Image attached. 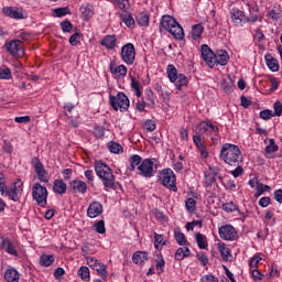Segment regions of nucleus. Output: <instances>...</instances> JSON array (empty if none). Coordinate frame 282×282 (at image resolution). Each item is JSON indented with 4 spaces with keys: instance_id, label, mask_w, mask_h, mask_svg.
I'll return each instance as SVG.
<instances>
[{
    "instance_id": "obj_43",
    "label": "nucleus",
    "mask_w": 282,
    "mask_h": 282,
    "mask_svg": "<svg viewBox=\"0 0 282 282\" xmlns=\"http://www.w3.org/2000/svg\"><path fill=\"white\" fill-rule=\"evenodd\" d=\"M131 88L134 89L138 98L142 96V91L140 90V82H138L135 77H131Z\"/></svg>"
},
{
    "instance_id": "obj_12",
    "label": "nucleus",
    "mask_w": 282,
    "mask_h": 282,
    "mask_svg": "<svg viewBox=\"0 0 282 282\" xmlns=\"http://www.w3.org/2000/svg\"><path fill=\"white\" fill-rule=\"evenodd\" d=\"M153 159H144L138 166L139 175L147 178L153 177Z\"/></svg>"
},
{
    "instance_id": "obj_38",
    "label": "nucleus",
    "mask_w": 282,
    "mask_h": 282,
    "mask_svg": "<svg viewBox=\"0 0 282 282\" xmlns=\"http://www.w3.org/2000/svg\"><path fill=\"white\" fill-rule=\"evenodd\" d=\"M41 265H44V268H50L52 263H54V257L52 254H42L40 258Z\"/></svg>"
},
{
    "instance_id": "obj_47",
    "label": "nucleus",
    "mask_w": 282,
    "mask_h": 282,
    "mask_svg": "<svg viewBox=\"0 0 282 282\" xmlns=\"http://www.w3.org/2000/svg\"><path fill=\"white\" fill-rule=\"evenodd\" d=\"M12 79V70L10 68H4L0 70V80H10Z\"/></svg>"
},
{
    "instance_id": "obj_20",
    "label": "nucleus",
    "mask_w": 282,
    "mask_h": 282,
    "mask_svg": "<svg viewBox=\"0 0 282 282\" xmlns=\"http://www.w3.org/2000/svg\"><path fill=\"white\" fill-rule=\"evenodd\" d=\"M1 248L6 252H8V254H12L13 257H19V251H17L14 243H12V241H10L8 238L2 239Z\"/></svg>"
},
{
    "instance_id": "obj_44",
    "label": "nucleus",
    "mask_w": 282,
    "mask_h": 282,
    "mask_svg": "<svg viewBox=\"0 0 282 282\" xmlns=\"http://www.w3.org/2000/svg\"><path fill=\"white\" fill-rule=\"evenodd\" d=\"M160 245L161 246H166V240H164V237L162 235H154V248L156 250H160Z\"/></svg>"
},
{
    "instance_id": "obj_25",
    "label": "nucleus",
    "mask_w": 282,
    "mask_h": 282,
    "mask_svg": "<svg viewBox=\"0 0 282 282\" xmlns=\"http://www.w3.org/2000/svg\"><path fill=\"white\" fill-rule=\"evenodd\" d=\"M79 12L84 21H89L94 17V9L89 4L82 6Z\"/></svg>"
},
{
    "instance_id": "obj_17",
    "label": "nucleus",
    "mask_w": 282,
    "mask_h": 282,
    "mask_svg": "<svg viewBox=\"0 0 282 282\" xmlns=\"http://www.w3.org/2000/svg\"><path fill=\"white\" fill-rule=\"evenodd\" d=\"M230 15L235 25H243L246 23V13L239 8L231 9Z\"/></svg>"
},
{
    "instance_id": "obj_29",
    "label": "nucleus",
    "mask_w": 282,
    "mask_h": 282,
    "mask_svg": "<svg viewBox=\"0 0 282 282\" xmlns=\"http://www.w3.org/2000/svg\"><path fill=\"white\" fill-rule=\"evenodd\" d=\"M279 151V145L274 142V139L269 140V145L265 148V158L268 160H272L274 156H272V153H276Z\"/></svg>"
},
{
    "instance_id": "obj_23",
    "label": "nucleus",
    "mask_w": 282,
    "mask_h": 282,
    "mask_svg": "<svg viewBox=\"0 0 282 282\" xmlns=\"http://www.w3.org/2000/svg\"><path fill=\"white\" fill-rule=\"evenodd\" d=\"M53 191L57 195H65L67 193V184L63 180H55L53 183Z\"/></svg>"
},
{
    "instance_id": "obj_32",
    "label": "nucleus",
    "mask_w": 282,
    "mask_h": 282,
    "mask_svg": "<svg viewBox=\"0 0 282 282\" xmlns=\"http://www.w3.org/2000/svg\"><path fill=\"white\" fill-rule=\"evenodd\" d=\"M120 19H121V21H123V23H124V25H127V28H134L135 20H133V17H131L129 12L121 13Z\"/></svg>"
},
{
    "instance_id": "obj_62",
    "label": "nucleus",
    "mask_w": 282,
    "mask_h": 282,
    "mask_svg": "<svg viewBox=\"0 0 282 282\" xmlns=\"http://www.w3.org/2000/svg\"><path fill=\"white\" fill-rule=\"evenodd\" d=\"M200 282H219V280L217 279V276H215L213 274H208V275H204L200 279Z\"/></svg>"
},
{
    "instance_id": "obj_42",
    "label": "nucleus",
    "mask_w": 282,
    "mask_h": 282,
    "mask_svg": "<svg viewBox=\"0 0 282 282\" xmlns=\"http://www.w3.org/2000/svg\"><path fill=\"white\" fill-rule=\"evenodd\" d=\"M54 14L55 17L61 19V17H66V14H72V11L67 7H63V8L54 9Z\"/></svg>"
},
{
    "instance_id": "obj_58",
    "label": "nucleus",
    "mask_w": 282,
    "mask_h": 282,
    "mask_svg": "<svg viewBox=\"0 0 282 282\" xmlns=\"http://www.w3.org/2000/svg\"><path fill=\"white\" fill-rule=\"evenodd\" d=\"M117 6L120 10H129V0H117Z\"/></svg>"
},
{
    "instance_id": "obj_31",
    "label": "nucleus",
    "mask_w": 282,
    "mask_h": 282,
    "mask_svg": "<svg viewBox=\"0 0 282 282\" xmlns=\"http://www.w3.org/2000/svg\"><path fill=\"white\" fill-rule=\"evenodd\" d=\"M191 254V249L188 247L178 248L174 254L176 261H183Z\"/></svg>"
},
{
    "instance_id": "obj_6",
    "label": "nucleus",
    "mask_w": 282,
    "mask_h": 282,
    "mask_svg": "<svg viewBox=\"0 0 282 282\" xmlns=\"http://www.w3.org/2000/svg\"><path fill=\"white\" fill-rule=\"evenodd\" d=\"M47 187L41 185V183H35L32 187V198L36 202L37 206L45 208L47 206Z\"/></svg>"
},
{
    "instance_id": "obj_40",
    "label": "nucleus",
    "mask_w": 282,
    "mask_h": 282,
    "mask_svg": "<svg viewBox=\"0 0 282 282\" xmlns=\"http://www.w3.org/2000/svg\"><path fill=\"white\" fill-rule=\"evenodd\" d=\"M78 276H80V279L83 281H90L91 275L89 273V268L88 267H80L78 270Z\"/></svg>"
},
{
    "instance_id": "obj_39",
    "label": "nucleus",
    "mask_w": 282,
    "mask_h": 282,
    "mask_svg": "<svg viewBox=\"0 0 282 282\" xmlns=\"http://www.w3.org/2000/svg\"><path fill=\"white\" fill-rule=\"evenodd\" d=\"M174 238L176 239V243H178V246H188V240H186L184 232L175 231Z\"/></svg>"
},
{
    "instance_id": "obj_37",
    "label": "nucleus",
    "mask_w": 282,
    "mask_h": 282,
    "mask_svg": "<svg viewBox=\"0 0 282 282\" xmlns=\"http://www.w3.org/2000/svg\"><path fill=\"white\" fill-rule=\"evenodd\" d=\"M135 22L141 28H147V25H149V15L147 13H139L135 18Z\"/></svg>"
},
{
    "instance_id": "obj_60",
    "label": "nucleus",
    "mask_w": 282,
    "mask_h": 282,
    "mask_svg": "<svg viewBox=\"0 0 282 282\" xmlns=\"http://www.w3.org/2000/svg\"><path fill=\"white\" fill-rule=\"evenodd\" d=\"M273 109H274V113L273 116H281L282 113V105H281V101H275L274 105H273Z\"/></svg>"
},
{
    "instance_id": "obj_7",
    "label": "nucleus",
    "mask_w": 282,
    "mask_h": 282,
    "mask_svg": "<svg viewBox=\"0 0 282 282\" xmlns=\"http://www.w3.org/2000/svg\"><path fill=\"white\" fill-rule=\"evenodd\" d=\"M159 182L163 186H165V188H169L170 191L177 193V185H175L176 178L175 173H173V170L167 169L161 171L159 175Z\"/></svg>"
},
{
    "instance_id": "obj_34",
    "label": "nucleus",
    "mask_w": 282,
    "mask_h": 282,
    "mask_svg": "<svg viewBox=\"0 0 282 282\" xmlns=\"http://www.w3.org/2000/svg\"><path fill=\"white\" fill-rule=\"evenodd\" d=\"M142 164V156L138 154H133L130 156V167L129 171H135V166H140Z\"/></svg>"
},
{
    "instance_id": "obj_48",
    "label": "nucleus",
    "mask_w": 282,
    "mask_h": 282,
    "mask_svg": "<svg viewBox=\"0 0 282 282\" xmlns=\"http://www.w3.org/2000/svg\"><path fill=\"white\" fill-rule=\"evenodd\" d=\"M95 230L99 235H105L107 232V229L105 228V220H99L95 224Z\"/></svg>"
},
{
    "instance_id": "obj_8",
    "label": "nucleus",
    "mask_w": 282,
    "mask_h": 282,
    "mask_svg": "<svg viewBox=\"0 0 282 282\" xmlns=\"http://www.w3.org/2000/svg\"><path fill=\"white\" fill-rule=\"evenodd\" d=\"M109 100L115 111H118L119 109L122 112L129 109V97H127L124 93H118L117 96L110 95Z\"/></svg>"
},
{
    "instance_id": "obj_21",
    "label": "nucleus",
    "mask_w": 282,
    "mask_h": 282,
    "mask_svg": "<svg viewBox=\"0 0 282 282\" xmlns=\"http://www.w3.org/2000/svg\"><path fill=\"white\" fill-rule=\"evenodd\" d=\"M132 261L135 265H144L145 261H149V253L147 251H135Z\"/></svg>"
},
{
    "instance_id": "obj_54",
    "label": "nucleus",
    "mask_w": 282,
    "mask_h": 282,
    "mask_svg": "<svg viewBox=\"0 0 282 282\" xmlns=\"http://www.w3.org/2000/svg\"><path fill=\"white\" fill-rule=\"evenodd\" d=\"M209 124L210 122L202 121L197 128L199 130V133L208 132L210 129Z\"/></svg>"
},
{
    "instance_id": "obj_45",
    "label": "nucleus",
    "mask_w": 282,
    "mask_h": 282,
    "mask_svg": "<svg viewBox=\"0 0 282 282\" xmlns=\"http://www.w3.org/2000/svg\"><path fill=\"white\" fill-rule=\"evenodd\" d=\"M223 209L225 210V213H235V210H239L237 205L234 204L232 202L224 203L223 204Z\"/></svg>"
},
{
    "instance_id": "obj_35",
    "label": "nucleus",
    "mask_w": 282,
    "mask_h": 282,
    "mask_svg": "<svg viewBox=\"0 0 282 282\" xmlns=\"http://www.w3.org/2000/svg\"><path fill=\"white\" fill-rule=\"evenodd\" d=\"M94 270L97 272V274H99V276H101L104 281L107 280V276L109 274V272H107V265L99 262V264L95 267Z\"/></svg>"
},
{
    "instance_id": "obj_13",
    "label": "nucleus",
    "mask_w": 282,
    "mask_h": 282,
    "mask_svg": "<svg viewBox=\"0 0 282 282\" xmlns=\"http://www.w3.org/2000/svg\"><path fill=\"white\" fill-rule=\"evenodd\" d=\"M32 165L35 170V173L40 180V182H50V176H47V170L43 166V163H41V160L39 158L32 159Z\"/></svg>"
},
{
    "instance_id": "obj_33",
    "label": "nucleus",
    "mask_w": 282,
    "mask_h": 282,
    "mask_svg": "<svg viewBox=\"0 0 282 282\" xmlns=\"http://www.w3.org/2000/svg\"><path fill=\"white\" fill-rule=\"evenodd\" d=\"M202 34H204V26L202 24L193 25V28H192L193 41H197V39H202Z\"/></svg>"
},
{
    "instance_id": "obj_30",
    "label": "nucleus",
    "mask_w": 282,
    "mask_h": 282,
    "mask_svg": "<svg viewBox=\"0 0 282 282\" xmlns=\"http://www.w3.org/2000/svg\"><path fill=\"white\" fill-rule=\"evenodd\" d=\"M218 250L223 257V261H230V259H232V254H230V249L226 248V243L219 242Z\"/></svg>"
},
{
    "instance_id": "obj_63",
    "label": "nucleus",
    "mask_w": 282,
    "mask_h": 282,
    "mask_svg": "<svg viewBox=\"0 0 282 282\" xmlns=\"http://www.w3.org/2000/svg\"><path fill=\"white\" fill-rule=\"evenodd\" d=\"M242 173H243V167H241V165H238L234 171H231V175L234 177H241Z\"/></svg>"
},
{
    "instance_id": "obj_61",
    "label": "nucleus",
    "mask_w": 282,
    "mask_h": 282,
    "mask_svg": "<svg viewBox=\"0 0 282 282\" xmlns=\"http://www.w3.org/2000/svg\"><path fill=\"white\" fill-rule=\"evenodd\" d=\"M240 102H241V107H243L245 109H248V107H250V105H252V100L248 99L243 95L240 97Z\"/></svg>"
},
{
    "instance_id": "obj_16",
    "label": "nucleus",
    "mask_w": 282,
    "mask_h": 282,
    "mask_svg": "<svg viewBox=\"0 0 282 282\" xmlns=\"http://www.w3.org/2000/svg\"><path fill=\"white\" fill-rule=\"evenodd\" d=\"M87 215L90 219H96V217H100L102 215V204L98 202H93L87 209Z\"/></svg>"
},
{
    "instance_id": "obj_9",
    "label": "nucleus",
    "mask_w": 282,
    "mask_h": 282,
    "mask_svg": "<svg viewBox=\"0 0 282 282\" xmlns=\"http://www.w3.org/2000/svg\"><path fill=\"white\" fill-rule=\"evenodd\" d=\"M121 58L128 65H133L135 61V46L132 43H128L121 47Z\"/></svg>"
},
{
    "instance_id": "obj_4",
    "label": "nucleus",
    "mask_w": 282,
    "mask_h": 282,
    "mask_svg": "<svg viewBox=\"0 0 282 282\" xmlns=\"http://www.w3.org/2000/svg\"><path fill=\"white\" fill-rule=\"evenodd\" d=\"M161 26L163 30H166V32H170L174 39L177 41L184 40V29H182V25L178 24L177 20L171 15H163L161 20Z\"/></svg>"
},
{
    "instance_id": "obj_53",
    "label": "nucleus",
    "mask_w": 282,
    "mask_h": 282,
    "mask_svg": "<svg viewBox=\"0 0 282 282\" xmlns=\"http://www.w3.org/2000/svg\"><path fill=\"white\" fill-rule=\"evenodd\" d=\"M197 259L198 261H200V265H208V256H206V253L204 252H199L197 253Z\"/></svg>"
},
{
    "instance_id": "obj_26",
    "label": "nucleus",
    "mask_w": 282,
    "mask_h": 282,
    "mask_svg": "<svg viewBox=\"0 0 282 282\" xmlns=\"http://www.w3.org/2000/svg\"><path fill=\"white\" fill-rule=\"evenodd\" d=\"M220 87L225 94L230 95L235 91V82L230 77L228 79H223Z\"/></svg>"
},
{
    "instance_id": "obj_56",
    "label": "nucleus",
    "mask_w": 282,
    "mask_h": 282,
    "mask_svg": "<svg viewBox=\"0 0 282 282\" xmlns=\"http://www.w3.org/2000/svg\"><path fill=\"white\" fill-rule=\"evenodd\" d=\"M259 261H261V257L260 256H253L249 262V265L252 270V268H259Z\"/></svg>"
},
{
    "instance_id": "obj_59",
    "label": "nucleus",
    "mask_w": 282,
    "mask_h": 282,
    "mask_svg": "<svg viewBox=\"0 0 282 282\" xmlns=\"http://www.w3.org/2000/svg\"><path fill=\"white\" fill-rule=\"evenodd\" d=\"M164 258L161 257L160 259H156V270H159V274H162V272H164Z\"/></svg>"
},
{
    "instance_id": "obj_55",
    "label": "nucleus",
    "mask_w": 282,
    "mask_h": 282,
    "mask_svg": "<svg viewBox=\"0 0 282 282\" xmlns=\"http://www.w3.org/2000/svg\"><path fill=\"white\" fill-rule=\"evenodd\" d=\"M216 178L212 174H205V186L210 187L215 184Z\"/></svg>"
},
{
    "instance_id": "obj_22",
    "label": "nucleus",
    "mask_w": 282,
    "mask_h": 282,
    "mask_svg": "<svg viewBox=\"0 0 282 282\" xmlns=\"http://www.w3.org/2000/svg\"><path fill=\"white\" fill-rule=\"evenodd\" d=\"M116 35H106L101 42L100 45H102V47H106V50H116Z\"/></svg>"
},
{
    "instance_id": "obj_10",
    "label": "nucleus",
    "mask_w": 282,
    "mask_h": 282,
    "mask_svg": "<svg viewBox=\"0 0 282 282\" xmlns=\"http://www.w3.org/2000/svg\"><path fill=\"white\" fill-rule=\"evenodd\" d=\"M23 193V183L21 180L14 182V186L6 189L4 195H8L12 202H19L20 196Z\"/></svg>"
},
{
    "instance_id": "obj_1",
    "label": "nucleus",
    "mask_w": 282,
    "mask_h": 282,
    "mask_svg": "<svg viewBox=\"0 0 282 282\" xmlns=\"http://www.w3.org/2000/svg\"><path fill=\"white\" fill-rule=\"evenodd\" d=\"M200 52L203 61H205L206 65H208L210 68L215 67V65H221V67H226V65H228V61H230L228 52L220 51L217 55H215L208 44H203Z\"/></svg>"
},
{
    "instance_id": "obj_14",
    "label": "nucleus",
    "mask_w": 282,
    "mask_h": 282,
    "mask_svg": "<svg viewBox=\"0 0 282 282\" xmlns=\"http://www.w3.org/2000/svg\"><path fill=\"white\" fill-rule=\"evenodd\" d=\"M7 51L12 56H23V42L21 40H14L6 44Z\"/></svg>"
},
{
    "instance_id": "obj_2",
    "label": "nucleus",
    "mask_w": 282,
    "mask_h": 282,
    "mask_svg": "<svg viewBox=\"0 0 282 282\" xmlns=\"http://www.w3.org/2000/svg\"><path fill=\"white\" fill-rule=\"evenodd\" d=\"M220 159H223L226 164H229V166H237L239 162H243L241 150L232 143L223 144L220 150Z\"/></svg>"
},
{
    "instance_id": "obj_28",
    "label": "nucleus",
    "mask_w": 282,
    "mask_h": 282,
    "mask_svg": "<svg viewBox=\"0 0 282 282\" xmlns=\"http://www.w3.org/2000/svg\"><path fill=\"white\" fill-rule=\"evenodd\" d=\"M194 144H196L202 158H208V151H206V147L204 143H202V138L199 135H194L193 137Z\"/></svg>"
},
{
    "instance_id": "obj_18",
    "label": "nucleus",
    "mask_w": 282,
    "mask_h": 282,
    "mask_svg": "<svg viewBox=\"0 0 282 282\" xmlns=\"http://www.w3.org/2000/svg\"><path fill=\"white\" fill-rule=\"evenodd\" d=\"M110 73L113 74V76H118L119 78H124L127 76V66L124 65H116V61L110 62L109 66Z\"/></svg>"
},
{
    "instance_id": "obj_5",
    "label": "nucleus",
    "mask_w": 282,
    "mask_h": 282,
    "mask_svg": "<svg viewBox=\"0 0 282 282\" xmlns=\"http://www.w3.org/2000/svg\"><path fill=\"white\" fill-rule=\"evenodd\" d=\"M167 76L170 82L176 85V89L178 91H182L183 87L188 86V77L184 74L177 73V68L173 64L167 65Z\"/></svg>"
},
{
    "instance_id": "obj_50",
    "label": "nucleus",
    "mask_w": 282,
    "mask_h": 282,
    "mask_svg": "<svg viewBox=\"0 0 282 282\" xmlns=\"http://www.w3.org/2000/svg\"><path fill=\"white\" fill-rule=\"evenodd\" d=\"M143 128L145 131L153 132L156 129L155 121L149 119L144 122Z\"/></svg>"
},
{
    "instance_id": "obj_11",
    "label": "nucleus",
    "mask_w": 282,
    "mask_h": 282,
    "mask_svg": "<svg viewBox=\"0 0 282 282\" xmlns=\"http://www.w3.org/2000/svg\"><path fill=\"white\" fill-rule=\"evenodd\" d=\"M218 235L225 241H235L237 239V229L232 225H224L219 227Z\"/></svg>"
},
{
    "instance_id": "obj_36",
    "label": "nucleus",
    "mask_w": 282,
    "mask_h": 282,
    "mask_svg": "<svg viewBox=\"0 0 282 282\" xmlns=\"http://www.w3.org/2000/svg\"><path fill=\"white\" fill-rule=\"evenodd\" d=\"M196 242L200 250H206L208 248V242L206 241V236L200 232L196 234Z\"/></svg>"
},
{
    "instance_id": "obj_49",
    "label": "nucleus",
    "mask_w": 282,
    "mask_h": 282,
    "mask_svg": "<svg viewBox=\"0 0 282 282\" xmlns=\"http://www.w3.org/2000/svg\"><path fill=\"white\" fill-rule=\"evenodd\" d=\"M8 189V185H6V175L0 173V193L1 195H6V191Z\"/></svg>"
},
{
    "instance_id": "obj_64",
    "label": "nucleus",
    "mask_w": 282,
    "mask_h": 282,
    "mask_svg": "<svg viewBox=\"0 0 282 282\" xmlns=\"http://www.w3.org/2000/svg\"><path fill=\"white\" fill-rule=\"evenodd\" d=\"M274 199L278 204H282V189H276L274 192Z\"/></svg>"
},
{
    "instance_id": "obj_52",
    "label": "nucleus",
    "mask_w": 282,
    "mask_h": 282,
    "mask_svg": "<svg viewBox=\"0 0 282 282\" xmlns=\"http://www.w3.org/2000/svg\"><path fill=\"white\" fill-rule=\"evenodd\" d=\"M61 28H62L63 32L69 33V32H72L73 25H72V22L65 20V21L61 22Z\"/></svg>"
},
{
    "instance_id": "obj_41",
    "label": "nucleus",
    "mask_w": 282,
    "mask_h": 282,
    "mask_svg": "<svg viewBox=\"0 0 282 282\" xmlns=\"http://www.w3.org/2000/svg\"><path fill=\"white\" fill-rule=\"evenodd\" d=\"M108 149L110 153H115V154L122 153V145L115 141H111L108 143Z\"/></svg>"
},
{
    "instance_id": "obj_51",
    "label": "nucleus",
    "mask_w": 282,
    "mask_h": 282,
    "mask_svg": "<svg viewBox=\"0 0 282 282\" xmlns=\"http://www.w3.org/2000/svg\"><path fill=\"white\" fill-rule=\"evenodd\" d=\"M273 116H274V113H272V110H270V109L260 111L261 120H270L271 118H273Z\"/></svg>"
},
{
    "instance_id": "obj_27",
    "label": "nucleus",
    "mask_w": 282,
    "mask_h": 282,
    "mask_svg": "<svg viewBox=\"0 0 282 282\" xmlns=\"http://www.w3.org/2000/svg\"><path fill=\"white\" fill-rule=\"evenodd\" d=\"M265 63L271 72H279V61L274 58L272 55H265Z\"/></svg>"
},
{
    "instance_id": "obj_3",
    "label": "nucleus",
    "mask_w": 282,
    "mask_h": 282,
    "mask_svg": "<svg viewBox=\"0 0 282 282\" xmlns=\"http://www.w3.org/2000/svg\"><path fill=\"white\" fill-rule=\"evenodd\" d=\"M95 173L102 181L105 188H112L116 191V176L113 175V171L111 167H109V165L102 161H96Z\"/></svg>"
},
{
    "instance_id": "obj_46",
    "label": "nucleus",
    "mask_w": 282,
    "mask_h": 282,
    "mask_svg": "<svg viewBox=\"0 0 282 282\" xmlns=\"http://www.w3.org/2000/svg\"><path fill=\"white\" fill-rule=\"evenodd\" d=\"M196 204L197 203L194 200V198H188L185 202V206H186V209L188 210V213H195L197 210Z\"/></svg>"
},
{
    "instance_id": "obj_19",
    "label": "nucleus",
    "mask_w": 282,
    "mask_h": 282,
    "mask_svg": "<svg viewBox=\"0 0 282 282\" xmlns=\"http://www.w3.org/2000/svg\"><path fill=\"white\" fill-rule=\"evenodd\" d=\"M2 13L9 19H23V13L19 12V8L15 7H4Z\"/></svg>"
},
{
    "instance_id": "obj_15",
    "label": "nucleus",
    "mask_w": 282,
    "mask_h": 282,
    "mask_svg": "<svg viewBox=\"0 0 282 282\" xmlns=\"http://www.w3.org/2000/svg\"><path fill=\"white\" fill-rule=\"evenodd\" d=\"M70 193H79V195H85L87 193V183L79 180H74L69 183Z\"/></svg>"
},
{
    "instance_id": "obj_24",
    "label": "nucleus",
    "mask_w": 282,
    "mask_h": 282,
    "mask_svg": "<svg viewBox=\"0 0 282 282\" xmlns=\"http://www.w3.org/2000/svg\"><path fill=\"white\" fill-rule=\"evenodd\" d=\"M21 279V275L19 274V271L17 269H8L4 272V281L7 282H19Z\"/></svg>"
},
{
    "instance_id": "obj_57",
    "label": "nucleus",
    "mask_w": 282,
    "mask_h": 282,
    "mask_svg": "<svg viewBox=\"0 0 282 282\" xmlns=\"http://www.w3.org/2000/svg\"><path fill=\"white\" fill-rule=\"evenodd\" d=\"M86 261H87V265H89V268H91L93 270H94L95 268H97V265L100 263V262L98 261V259L91 258V257H88V258L86 259Z\"/></svg>"
}]
</instances>
